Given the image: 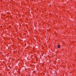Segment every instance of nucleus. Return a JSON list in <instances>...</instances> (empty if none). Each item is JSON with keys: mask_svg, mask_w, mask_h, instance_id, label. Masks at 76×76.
<instances>
[{"mask_svg": "<svg viewBox=\"0 0 76 76\" xmlns=\"http://www.w3.org/2000/svg\"><path fill=\"white\" fill-rule=\"evenodd\" d=\"M57 47L58 48H60V45H58Z\"/></svg>", "mask_w": 76, "mask_h": 76, "instance_id": "nucleus-1", "label": "nucleus"}]
</instances>
